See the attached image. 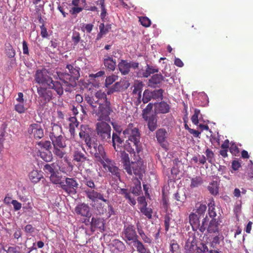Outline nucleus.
Wrapping results in <instances>:
<instances>
[{
	"label": "nucleus",
	"instance_id": "obj_53",
	"mask_svg": "<svg viewBox=\"0 0 253 253\" xmlns=\"http://www.w3.org/2000/svg\"><path fill=\"white\" fill-rule=\"evenodd\" d=\"M153 94V98L158 100H162L163 99L164 90L159 89L152 91Z\"/></svg>",
	"mask_w": 253,
	"mask_h": 253
},
{
	"label": "nucleus",
	"instance_id": "obj_59",
	"mask_svg": "<svg viewBox=\"0 0 253 253\" xmlns=\"http://www.w3.org/2000/svg\"><path fill=\"white\" fill-rule=\"evenodd\" d=\"M152 108H153L152 104L149 103L147 105L146 107L142 110V117L143 119L145 118L146 117H149L148 116V115L151 111Z\"/></svg>",
	"mask_w": 253,
	"mask_h": 253
},
{
	"label": "nucleus",
	"instance_id": "obj_62",
	"mask_svg": "<svg viewBox=\"0 0 253 253\" xmlns=\"http://www.w3.org/2000/svg\"><path fill=\"white\" fill-rule=\"evenodd\" d=\"M6 54L9 58H12L15 56V51L12 45H9L6 48Z\"/></svg>",
	"mask_w": 253,
	"mask_h": 253
},
{
	"label": "nucleus",
	"instance_id": "obj_33",
	"mask_svg": "<svg viewBox=\"0 0 253 253\" xmlns=\"http://www.w3.org/2000/svg\"><path fill=\"white\" fill-rule=\"evenodd\" d=\"M51 140L53 145V148L64 149L66 147L65 140L62 135L51 139Z\"/></svg>",
	"mask_w": 253,
	"mask_h": 253
},
{
	"label": "nucleus",
	"instance_id": "obj_44",
	"mask_svg": "<svg viewBox=\"0 0 253 253\" xmlns=\"http://www.w3.org/2000/svg\"><path fill=\"white\" fill-rule=\"evenodd\" d=\"M206 159L210 164H213L215 161L214 154L209 148L207 147L205 152Z\"/></svg>",
	"mask_w": 253,
	"mask_h": 253
},
{
	"label": "nucleus",
	"instance_id": "obj_54",
	"mask_svg": "<svg viewBox=\"0 0 253 253\" xmlns=\"http://www.w3.org/2000/svg\"><path fill=\"white\" fill-rule=\"evenodd\" d=\"M141 212L144 214L147 218L150 219L152 218V211L151 209L147 208V206L141 207L139 208Z\"/></svg>",
	"mask_w": 253,
	"mask_h": 253
},
{
	"label": "nucleus",
	"instance_id": "obj_46",
	"mask_svg": "<svg viewBox=\"0 0 253 253\" xmlns=\"http://www.w3.org/2000/svg\"><path fill=\"white\" fill-rule=\"evenodd\" d=\"M203 182V181L201 176H196L191 179L190 187L191 188L197 187L201 185Z\"/></svg>",
	"mask_w": 253,
	"mask_h": 253
},
{
	"label": "nucleus",
	"instance_id": "obj_1",
	"mask_svg": "<svg viewBox=\"0 0 253 253\" xmlns=\"http://www.w3.org/2000/svg\"><path fill=\"white\" fill-rule=\"evenodd\" d=\"M85 100L91 106L100 120H106L109 117L112 111L111 104L104 92L98 91L94 96H86Z\"/></svg>",
	"mask_w": 253,
	"mask_h": 253
},
{
	"label": "nucleus",
	"instance_id": "obj_25",
	"mask_svg": "<svg viewBox=\"0 0 253 253\" xmlns=\"http://www.w3.org/2000/svg\"><path fill=\"white\" fill-rule=\"evenodd\" d=\"M144 119L147 122L148 128L150 131L153 132L157 129L158 124L156 115H152L149 117L144 118Z\"/></svg>",
	"mask_w": 253,
	"mask_h": 253
},
{
	"label": "nucleus",
	"instance_id": "obj_9",
	"mask_svg": "<svg viewBox=\"0 0 253 253\" xmlns=\"http://www.w3.org/2000/svg\"><path fill=\"white\" fill-rule=\"evenodd\" d=\"M34 77L35 81L40 86H47L49 84L52 82V78L50 77L49 72L44 68L37 70Z\"/></svg>",
	"mask_w": 253,
	"mask_h": 253
},
{
	"label": "nucleus",
	"instance_id": "obj_58",
	"mask_svg": "<svg viewBox=\"0 0 253 253\" xmlns=\"http://www.w3.org/2000/svg\"><path fill=\"white\" fill-rule=\"evenodd\" d=\"M174 197L175 199L178 202L177 203V205H181L184 202L186 199V196L185 194L180 195L178 192L174 194Z\"/></svg>",
	"mask_w": 253,
	"mask_h": 253
},
{
	"label": "nucleus",
	"instance_id": "obj_26",
	"mask_svg": "<svg viewBox=\"0 0 253 253\" xmlns=\"http://www.w3.org/2000/svg\"><path fill=\"white\" fill-rule=\"evenodd\" d=\"M143 85V83L139 81L134 82L133 85L134 88L132 91V93L136 95V97L139 102H141V92Z\"/></svg>",
	"mask_w": 253,
	"mask_h": 253
},
{
	"label": "nucleus",
	"instance_id": "obj_55",
	"mask_svg": "<svg viewBox=\"0 0 253 253\" xmlns=\"http://www.w3.org/2000/svg\"><path fill=\"white\" fill-rule=\"evenodd\" d=\"M208 222V217H205L202 220V224H201L199 223V227H197V230L199 229L200 232L203 233L207 229V224Z\"/></svg>",
	"mask_w": 253,
	"mask_h": 253
},
{
	"label": "nucleus",
	"instance_id": "obj_47",
	"mask_svg": "<svg viewBox=\"0 0 253 253\" xmlns=\"http://www.w3.org/2000/svg\"><path fill=\"white\" fill-rule=\"evenodd\" d=\"M153 98V94L152 91L148 89H146L143 92V97L142 100L144 103H147Z\"/></svg>",
	"mask_w": 253,
	"mask_h": 253
},
{
	"label": "nucleus",
	"instance_id": "obj_22",
	"mask_svg": "<svg viewBox=\"0 0 253 253\" xmlns=\"http://www.w3.org/2000/svg\"><path fill=\"white\" fill-rule=\"evenodd\" d=\"M184 249L186 253H197L198 247L196 245L193 238H189L186 241Z\"/></svg>",
	"mask_w": 253,
	"mask_h": 253
},
{
	"label": "nucleus",
	"instance_id": "obj_11",
	"mask_svg": "<svg viewBox=\"0 0 253 253\" xmlns=\"http://www.w3.org/2000/svg\"><path fill=\"white\" fill-rule=\"evenodd\" d=\"M107 192L108 194L106 196L101 192H99L95 190V189H86L84 191V193L86 197L90 200L92 202H95L97 200H100L107 204H108V190L107 191Z\"/></svg>",
	"mask_w": 253,
	"mask_h": 253
},
{
	"label": "nucleus",
	"instance_id": "obj_50",
	"mask_svg": "<svg viewBox=\"0 0 253 253\" xmlns=\"http://www.w3.org/2000/svg\"><path fill=\"white\" fill-rule=\"evenodd\" d=\"M131 192L136 196L139 195L140 192L141 191V184L139 181L137 183L135 184L134 186L130 188Z\"/></svg>",
	"mask_w": 253,
	"mask_h": 253
},
{
	"label": "nucleus",
	"instance_id": "obj_36",
	"mask_svg": "<svg viewBox=\"0 0 253 253\" xmlns=\"http://www.w3.org/2000/svg\"><path fill=\"white\" fill-rule=\"evenodd\" d=\"M92 228L102 229L104 227V223L102 219L98 217H93L90 222Z\"/></svg>",
	"mask_w": 253,
	"mask_h": 253
},
{
	"label": "nucleus",
	"instance_id": "obj_34",
	"mask_svg": "<svg viewBox=\"0 0 253 253\" xmlns=\"http://www.w3.org/2000/svg\"><path fill=\"white\" fill-rule=\"evenodd\" d=\"M53 153L55 156L59 159H63L65 161L68 162V157L66 152L63 149L60 148H53Z\"/></svg>",
	"mask_w": 253,
	"mask_h": 253
},
{
	"label": "nucleus",
	"instance_id": "obj_32",
	"mask_svg": "<svg viewBox=\"0 0 253 253\" xmlns=\"http://www.w3.org/2000/svg\"><path fill=\"white\" fill-rule=\"evenodd\" d=\"M49 88L53 89L57 94L61 96L63 93V88L61 84L58 81H54L49 84L47 86Z\"/></svg>",
	"mask_w": 253,
	"mask_h": 253
},
{
	"label": "nucleus",
	"instance_id": "obj_12",
	"mask_svg": "<svg viewBox=\"0 0 253 253\" xmlns=\"http://www.w3.org/2000/svg\"><path fill=\"white\" fill-rule=\"evenodd\" d=\"M139 63L134 61L128 62L127 60L122 59L118 64L119 70L122 75H127L130 71V68L136 69L139 67Z\"/></svg>",
	"mask_w": 253,
	"mask_h": 253
},
{
	"label": "nucleus",
	"instance_id": "obj_19",
	"mask_svg": "<svg viewBox=\"0 0 253 253\" xmlns=\"http://www.w3.org/2000/svg\"><path fill=\"white\" fill-rule=\"evenodd\" d=\"M75 211L78 215L89 217L91 216L90 208L85 203L78 204L76 207Z\"/></svg>",
	"mask_w": 253,
	"mask_h": 253
},
{
	"label": "nucleus",
	"instance_id": "obj_29",
	"mask_svg": "<svg viewBox=\"0 0 253 253\" xmlns=\"http://www.w3.org/2000/svg\"><path fill=\"white\" fill-rule=\"evenodd\" d=\"M155 112L159 114H166L169 112V105L164 101H162L155 105Z\"/></svg>",
	"mask_w": 253,
	"mask_h": 253
},
{
	"label": "nucleus",
	"instance_id": "obj_28",
	"mask_svg": "<svg viewBox=\"0 0 253 253\" xmlns=\"http://www.w3.org/2000/svg\"><path fill=\"white\" fill-rule=\"evenodd\" d=\"M200 218V216L196 213L191 212L189 215V223L194 231H197L199 227Z\"/></svg>",
	"mask_w": 253,
	"mask_h": 253
},
{
	"label": "nucleus",
	"instance_id": "obj_51",
	"mask_svg": "<svg viewBox=\"0 0 253 253\" xmlns=\"http://www.w3.org/2000/svg\"><path fill=\"white\" fill-rule=\"evenodd\" d=\"M202 116L200 113V110L198 109H195L194 110V114L191 117V121L192 123L195 125H198L199 124V117Z\"/></svg>",
	"mask_w": 253,
	"mask_h": 253
},
{
	"label": "nucleus",
	"instance_id": "obj_3",
	"mask_svg": "<svg viewBox=\"0 0 253 253\" xmlns=\"http://www.w3.org/2000/svg\"><path fill=\"white\" fill-rule=\"evenodd\" d=\"M66 68L68 69L69 73L56 72L53 77L55 79L61 81L65 86V91L69 92L76 85V81L80 76V68L71 64L67 65Z\"/></svg>",
	"mask_w": 253,
	"mask_h": 253
},
{
	"label": "nucleus",
	"instance_id": "obj_20",
	"mask_svg": "<svg viewBox=\"0 0 253 253\" xmlns=\"http://www.w3.org/2000/svg\"><path fill=\"white\" fill-rule=\"evenodd\" d=\"M121 130H117V133L113 132L112 134V138H111V141L113 143V146L116 151H120V152L123 151L122 148L120 146L123 143L124 140L120 137Z\"/></svg>",
	"mask_w": 253,
	"mask_h": 253
},
{
	"label": "nucleus",
	"instance_id": "obj_52",
	"mask_svg": "<svg viewBox=\"0 0 253 253\" xmlns=\"http://www.w3.org/2000/svg\"><path fill=\"white\" fill-rule=\"evenodd\" d=\"M55 164L52 163L51 164H46L44 166L43 168V170L46 173H49L51 174L56 172L55 171Z\"/></svg>",
	"mask_w": 253,
	"mask_h": 253
},
{
	"label": "nucleus",
	"instance_id": "obj_17",
	"mask_svg": "<svg viewBox=\"0 0 253 253\" xmlns=\"http://www.w3.org/2000/svg\"><path fill=\"white\" fill-rule=\"evenodd\" d=\"M41 85L37 86V92L40 97L42 98L44 102H49L52 98V93L51 90L47 89V87Z\"/></svg>",
	"mask_w": 253,
	"mask_h": 253
},
{
	"label": "nucleus",
	"instance_id": "obj_48",
	"mask_svg": "<svg viewBox=\"0 0 253 253\" xmlns=\"http://www.w3.org/2000/svg\"><path fill=\"white\" fill-rule=\"evenodd\" d=\"M208 213L210 217L212 219L214 218L216 216V213L215 211L214 204L213 201H211L209 204Z\"/></svg>",
	"mask_w": 253,
	"mask_h": 253
},
{
	"label": "nucleus",
	"instance_id": "obj_13",
	"mask_svg": "<svg viewBox=\"0 0 253 253\" xmlns=\"http://www.w3.org/2000/svg\"><path fill=\"white\" fill-rule=\"evenodd\" d=\"M123 234L124 236L126 242L131 241L132 243L138 239V236L135 231L134 226L132 225L125 226ZM128 244H130L126 242Z\"/></svg>",
	"mask_w": 253,
	"mask_h": 253
},
{
	"label": "nucleus",
	"instance_id": "obj_57",
	"mask_svg": "<svg viewBox=\"0 0 253 253\" xmlns=\"http://www.w3.org/2000/svg\"><path fill=\"white\" fill-rule=\"evenodd\" d=\"M139 21L145 27H149L151 24V20L147 17H139Z\"/></svg>",
	"mask_w": 253,
	"mask_h": 253
},
{
	"label": "nucleus",
	"instance_id": "obj_60",
	"mask_svg": "<svg viewBox=\"0 0 253 253\" xmlns=\"http://www.w3.org/2000/svg\"><path fill=\"white\" fill-rule=\"evenodd\" d=\"M93 207L96 209L100 214H103L106 211V209L102 205L101 203H99L96 205H92Z\"/></svg>",
	"mask_w": 253,
	"mask_h": 253
},
{
	"label": "nucleus",
	"instance_id": "obj_6",
	"mask_svg": "<svg viewBox=\"0 0 253 253\" xmlns=\"http://www.w3.org/2000/svg\"><path fill=\"white\" fill-rule=\"evenodd\" d=\"M85 144L88 147L87 150L92 155L94 156L95 161L98 162L99 160H101V158L106 155L103 146L97 141L90 139Z\"/></svg>",
	"mask_w": 253,
	"mask_h": 253
},
{
	"label": "nucleus",
	"instance_id": "obj_27",
	"mask_svg": "<svg viewBox=\"0 0 253 253\" xmlns=\"http://www.w3.org/2000/svg\"><path fill=\"white\" fill-rule=\"evenodd\" d=\"M51 125V129L49 131V137L50 139L62 135V129L60 126L52 123Z\"/></svg>",
	"mask_w": 253,
	"mask_h": 253
},
{
	"label": "nucleus",
	"instance_id": "obj_8",
	"mask_svg": "<svg viewBox=\"0 0 253 253\" xmlns=\"http://www.w3.org/2000/svg\"><path fill=\"white\" fill-rule=\"evenodd\" d=\"M79 183L75 178L65 177V181L61 183V188L68 195H75L77 193Z\"/></svg>",
	"mask_w": 253,
	"mask_h": 253
},
{
	"label": "nucleus",
	"instance_id": "obj_5",
	"mask_svg": "<svg viewBox=\"0 0 253 253\" xmlns=\"http://www.w3.org/2000/svg\"><path fill=\"white\" fill-rule=\"evenodd\" d=\"M104 170L110 172L112 176L119 179L120 178V169L117 166L116 163L114 160L109 158L106 155L99 160Z\"/></svg>",
	"mask_w": 253,
	"mask_h": 253
},
{
	"label": "nucleus",
	"instance_id": "obj_10",
	"mask_svg": "<svg viewBox=\"0 0 253 253\" xmlns=\"http://www.w3.org/2000/svg\"><path fill=\"white\" fill-rule=\"evenodd\" d=\"M123 134L126 137L134 143L137 147L140 138V134L138 128L135 127L133 124H129L127 127L123 131Z\"/></svg>",
	"mask_w": 253,
	"mask_h": 253
},
{
	"label": "nucleus",
	"instance_id": "obj_39",
	"mask_svg": "<svg viewBox=\"0 0 253 253\" xmlns=\"http://www.w3.org/2000/svg\"><path fill=\"white\" fill-rule=\"evenodd\" d=\"M137 228L138 233L143 242L145 243H151L152 239L145 234L142 228L138 224H137Z\"/></svg>",
	"mask_w": 253,
	"mask_h": 253
},
{
	"label": "nucleus",
	"instance_id": "obj_4",
	"mask_svg": "<svg viewBox=\"0 0 253 253\" xmlns=\"http://www.w3.org/2000/svg\"><path fill=\"white\" fill-rule=\"evenodd\" d=\"M73 161L76 162L78 168H82L85 170H90L93 167V162L85 154L78 150H75L73 155Z\"/></svg>",
	"mask_w": 253,
	"mask_h": 253
},
{
	"label": "nucleus",
	"instance_id": "obj_21",
	"mask_svg": "<svg viewBox=\"0 0 253 253\" xmlns=\"http://www.w3.org/2000/svg\"><path fill=\"white\" fill-rule=\"evenodd\" d=\"M145 68V72L139 71L137 72L136 75L137 77L147 78L149 77L151 74L158 73L159 72V69L156 66H151L147 64Z\"/></svg>",
	"mask_w": 253,
	"mask_h": 253
},
{
	"label": "nucleus",
	"instance_id": "obj_15",
	"mask_svg": "<svg viewBox=\"0 0 253 253\" xmlns=\"http://www.w3.org/2000/svg\"><path fill=\"white\" fill-rule=\"evenodd\" d=\"M28 133L33 136L35 139H41L44 136L43 130L39 124H32L30 125L28 128Z\"/></svg>",
	"mask_w": 253,
	"mask_h": 253
},
{
	"label": "nucleus",
	"instance_id": "obj_18",
	"mask_svg": "<svg viewBox=\"0 0 253 253\" xmlns=\"http://www.w3.org/2000/svg\"><path fill=\"white\" fill-rule=\"evenodd\" d=\"M92 133V129L87 125H82L80 126L79 136L80 138L84 140L85 143L91 139L90 137Z\"/></svg>",
	"mask_w": 253,
	"mask_h": 253
},
{
	"label": "nucleus",
	"instance_id": "obj_24",
	"mask_svg": "<svg viewBox=\"0 0 253 253\" xmlns=\"http://www.w3.org/2000/svg\"><path fill=\"white\" fill-rule=\"evenodd\" d=\"M103 64L105 68L110 71H114L116 67L115 59L109 55H105L103 59Z\"/></svg>",
	"mask_w": 253,
	"mask_h": 253
},
{
	"label": "nucleus",
	"instance_id": "obj_49",
	"mask_svg": "<svg viewBox=\"0 0 253 253\" xmlns=\"http://www.w3.org/2000/svg\"><path fill=\"white\" fill-rule=\"evenodd\" d=\"M172 220V214L170 213H167L164 216V225L166 231H168L170 226V222Z\"/></svg>",
	"mask_w": 253,
	"mask_h": 253
},
{
	"label": "nucleus",
	"instance_id": "obj_7",
	"mask_svg": "<svg viewBox=\"0 0 253 253\" xmlns=\"http://www.w3.org/2000/svg\"><path fill=\"white\" fill-rule=\"evenodd\" d=\"M96 131L98 136L103 141L111 142V127L105 122L96 124Z\"/></svg>",
	"mask_w": 253,
	"mask_h": 253
},
{
	"label": "nucleus",
	"instance_id": "obj_42",
	"mask_svg": "<svg viewBox=\"0 0 253 253\" xmlns=\"http://www.w3.org/2000/svg\"><path fill=\"white\" fill-rule=\"evenodd\" d=\"M132 243L134 244V247L136 248V250L139 253H147V250L144 245L140 241L138 240V239Z\"/></svg>",
	"mask_w": 253,
	"mask_h": 253
},
{
	"label": "nucleus",
	"instance_id": "obj_64",
	"mask_svg": "<svg viewBox=\"0 0 253 253\" xmlns=\"http://www.w3.org/2000/svg\"><path fill=\"white\" fill-rule=\"evenodd\" d=\"M197 253H210L208 247L204 244H201V246L198 247Z\"/></svg>",
	"mask_w": 253,
	"mask_h": 253
},
{
	"label": "nucleus",
	"instance_id": "obj_40",
	"mask_svg": "<svg viewBox=\"0 0 253 253\" xmlns=\"http://www.w3.org/2000/svg\"><path fill=\"white\" fill-rule=\"evenodd\" d=\"M210 193L213 195H216L218 193V184L217 181H213L208 187Z\"/></svg>",
	"mask_w": 253,
	"mask_h": 253
},
{
	"label": "nucleus",
	"instance_id": "obj_14",
	"mask_svg": "<svg viewBox=\"0 0 253 253\" xmlns=\"http://www.w3.org/2000/svg\"><path fill=\"white\" fill-rule=\"evenodd\" d=\"M155 135L158 143L163 148H166L168 146L167 138L168 137V132L165 128H160L158 129Z\"/></svg>",
	"mask_w": 253,
	"mask_h": 253
},
{
	"label": "nucleus",
	"instance_id": "obj_38",
	"mask_svg": "<svg viewBox=\"0 0 253 253\" xmlns=\"http://www.w3.org/2000/svg\"><path fill=\"white\" fill-rule=\"evenodd\" d=\"M207 206L205 204L198 202L196 204L195 210L196 211L195 213L201 216L204 214L207 210Z\"/></svg>",
	"mask_w": 253,
	"mask_h": 253
},
{
	"label": "nucleus",
	"instance_id": "obj_35",
	"mask_svg": "<svg viewBox=\"0 0 253 253\" xmlns=\"http://www.w3.org/2000/svg\"><path fill=\"white\" fill-rule=\"evenodd\" d=\"M61 178L62 176L58 171L52 173L49 177L50 181L54 184H59L60 187H61V183L63 181L61 180Z\"/></svg>",
	"mask_w": 253,
	"mask_h": 253
},
{
	"label": "nucleus",
	"instance_id": "obj_2",
	"mask_svg": "<svg viewBox=\"0 0 253 253\" xmlns=\"http://www.w3.org/2000/svg\"><path fill=\"white\" fill-rule=\"evenodd\" d=\"M121 159L123 169L128 175L134 174L136 177L142 179L145 172L146 164L141 158L130 162L128 154L125 151H121Z\"/></svg>",
	"mask_w": 253,
	"mask_h": 253
},
{
	"label": "nucleus",
	"instance_id": "obj_16",
	"mask_svg": "<svg viewBox=\"0 0 253 253\" xmlns=\"http://www.w3.org/2000/svg\"><path fill=\"white\" fill-rule=\"evenodd\" d=\"M164 79L161 74H154L149 79L148 86L151 88L159 87Z\"/></svg>",
	"mask_w": 253,
	"mask_h": 253
},
{
	"label": "nucleus",
	"instance_id": "obj_63",
	"mask_svg": "<svg viewBox=\"0 0 253 253\" xmlns=\"http://www.w3.org/2000/svg\"><path fill=\"white\" fill-rule=\"evenodd\" d=\"M117 79V76L114 75H112L109 77H107L105 80V85L108 86L112 84Z\"/></svg>",
	"mask_w": 253,
	"mask_h": 253
},
{
	"label": "nucleus",
	"instance_id": "obj_41",
	"mask_svg": "<svg viewBox=\"0 0 253 253\" xmlns=\"http://www.w3.org/2000/svg\"><path fill=\"white\" fill-rule=\"evenodd\" d=\"M112 245L119 252H123L126 250V246L124 243L118 239H115L112 241Z\"/></svg>",
	"mask_w": 253,
	"mask_h": 253
},
{
	"label": "nucleus",
	"instance_id": "obj_61",
	"mask_svg": "<svg viewBox=\"0 0 253 253\" xmlns=\"http://www.w3.org/2000/svg\"><path fill=\"white\" fill-rule=\"evenodd\" d=\"M99 28L100 32L98 34V39L101 38L102 35L106 34L109 32L108 30L105 28L104 23H101L99 26Z\"/></svg>",
	"mask_w": 253,
	"mask_h": 253
},
{
	"label": "nucleus",
	"instance_id": "obj_45",
	"mask_svg": "<svg viewBox=\"0 0 253 253\" xmlns=\"http://www.w3.org/2000/svg\"><path fill=\"white\" fill-rule=\"evenodd\" d=\"M84 183L88 187V189H95L96 186L95 185L93 180L89 176H85L84 177Z\"/></svg>",
	"mask_w": 253,
	"mask_h": 253
},
{
	"label": "nucleus",
	"instance_id": "obj_43",
	"mask_svg": "<svg viewBox=\"0 0 253 253\" xmlns=\"http://www.w3.org/2000/svg\"><path fill=\"white\" fill-rule=\"evenodd\" d=\"M96 4L101 9L100 16L101 19L105 17L107 14V9L105 8V0H97Z\"/></svg>",
	"mask_w": 253,
	"mask_h": 253
},
{
	"label": "nucleus",
	"instance_id": "obj_37",
	"mask_svg": "<svg viewBox=\"0 0 253 253\" xmlns=\"http://www.w3.org/2000/svg\"><path fill=\"white\" fill-rule=\"evenodd\" d=\"M167 253H180V246L176 241L172 240L170 241L169 251Z\"/></svg>",
	"mask_w": 253,
	"mask_h": 253
},
{
	"label": "nucleus",
	"instance_id": "obj_31",
	"mask_svg": "<svg viewBox=\"0 0 253 253\" xmlns=\"http://www.w3.org/2000/svg\"><path fill=\"white\" fill-rule=\"evenodd\" d=\"M69 129L71 135L74 137L75 135V129L79 125V122L78 121L75 117H71L69 118Z\"/></svg>",
	"mask_w": 253,
	"mask_h": 253
},
{
	"label": "nucleus",
	"instance_id": "obj_56",
	"mask_svg": "<svg viewBox=\"0 0 253 253\" xmlns=\"http://www.w3.org/2000/svg\"><path fill=\"white\" fill-rule=\"evenodd\" d=\"M41 158L45 162H50L52 160V155L50 152H41L40 154Z\"/></svg>",
	"mask_w": 253,
	"mask_h": 253
},
{
	"label": "nucleus",
	"instance_id": "obj_30",
	"mask_svg": "<svg viewBox=\"0 0 253 253\" xmlns=\"http://www.w3.org/2000/svg\"><path fill=\"white\" fill-rule=\"evenodd\" d=\"M29 177L33 183L39 182L42 178H43L42 172L38 170H33L31 171L29 174Z\"/></svg>",
	"mask_w": 253,
	"mask_h": 253
},
{
	"label": "nucleus",
	"instance_id": "obj_23",
	"mask_svg": "<svg viewBox=\"0 0 253 253\" xmlns=\"http://www.w3.org/2000/svg\"><path fill=\"white\" fill-rule=\"evenodd\" d=\"M219 223L215 218L212 219L209 222L207 227V232L209 234H218Z\"/></svg>",
	"mask_w": 253,
	"mask_h": 253
}]
</instances>
